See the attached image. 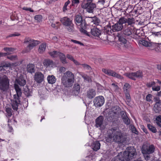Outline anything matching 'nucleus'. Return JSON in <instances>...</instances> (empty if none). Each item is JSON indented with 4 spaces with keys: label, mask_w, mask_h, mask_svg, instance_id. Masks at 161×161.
I'll use <instances>...</instances> for the list:
<instances>
[{
    "label": "nucleus",
    "mask_w": 161,
    "mask_h": 161,
    "mask_svg": "<svg viewBox=\"0 0 161 161\" xmlns=\"http://www.w3.org/2000/svg\"><path fill=\"white\" fill-rule=\"evenodd\" d=\"M26 83V80L22 75L15 79L14 86L16 94L14 95V99L11 100V106L14 110H18L19 105L20 104V97L21 96L22 94L21 88L20 87L24 86Z\"/></svg>",
    "instance_id": "obj_1"
},
{
    "label": "nucleus",
    "mask_w": 161,
    "mask_h": 161,
    "mask_svg": "<svg viewBox=\"0 0 161 161\" xmlns=\"http://www.w3.org/2000/svg\"><path fill=\"white\" fill-rule=\"evenodd\" d=\"M131 30V29L128 27L124 29L119 33L117 34V36L118 37L119 40L120 42V44L123 45V47L125 48H127L128 47L127 43V39L131 40L133 37V35L132 33V31Z\"/></svg>",
    "instance_id": "obj_2"
},
{
    "label": "nucleus",
    "mask_w": 161,
    "mask_h": 161,
    "mask_svg": "<svg viewBox=\"0 0 161 161\" xmlns=\"http://www.w3.org/2000/svg\"><path fill=\"white\" fill-rule=\"evenodd\" d=\"M109 136L112 138L114 142L118 143H123L125 141V138L123 135L122 133L118 130L114 128L110 130Z\"/></svg>",
    "instance_id": "obj_3"
},
{
    "label": "nucleus",
    "mask_w": 161,
    "mask_h": 161,
    "mask_svg": "<svg viewBox=\"0 0 161 161\" xmlns=\"http://www.w3.org/2000/svg\"><path fill=\"white\" fill-rule=\"evenodd\" d=\"M123 23L122 21L121 18H120L118 21L115 24L113 25L111 28L110 24H109L105 27V32L107 34L110 35L111 34V31L113 32H117L121 31L123 28Z\"/></svg>",
    "instance_id": "obj_4"
},
{
    "label": "nucleus",
    "mask_w": 161,
    "mask_h": 161,
    "mask_svg": "<svg viewBox=\"0 0 161 161\" xmlns=\"http://www.w3.org/2000/svg\"><path fill=\"white\" fill-rule=\"evenodd\" d=\"M121 154L126 161H130L136 155V149L133 147H129L127 148L125 151Z\"/></svg>",
    "instance_id": "obj_5"
},
{
    "label": "nucleus",
    "mask_w": 161,
    "mask_h": 161,
    "mask_svg": "<svg viewBox=\"0 0 161 161\" xmlns=\"http://www.w3.org/2000/svg\"><path fill=\"white\" fill-rule=\"evenodd\" d=\"M61 22L65 26L67 31L70 33H74L75 31L74 27V25L72 20L67 17L61 18L60 19Z\"/></svg>",
    "instance_id": "obj_6"
},
{
    "label": "nucleus",
    "mask_w": 161,
    "mask_h": 161,
    "mask_svg": "<svg viewBox=\"0 0 161 161\" xmlns=\"http://www.w3.org/2000/svg\"><path fill=\"white\" fill-rule=\"evenodd\" d=\"M93 0H83L81 5V7L86 9L89 13H93L96 9V5L95 3H92Z\"/></svg>",
    "instance_id": "obj_7"
},
{
    "label": "nucleus",
    "mask_w": 161,
    "mask_h": 161,
    "mask_svg": "<svg viewBox=\"0 0 161 161\" xmlns=\"http://www.w3.org/2000/svg\"><path fill=\"white\" fill-rule=\"evenodd\" d=\"M9 85V80L7 76L3 75L0 76V90L2 92H6Z\"/></svg>",
    "instance_id": "obj_8"
},
{
    "label": "nucleus",
    "mask_w": 161,
    "mask_h": 161,
    "mask_svg": "<svg viewBox=\"0 0 161 161\" xmlns=\"http://www.w3.org/2000/svg\"><path fill=\"white\" fill-rule=\"evenodd\" d=\"M24 42L25 43H29L26 50L27 52H29L34 47L40 43V41L38 40H35L29 37L26 38L25 39Z\"/></svg>",
    "instance_id": "obj_9"
},
{
    "label": "nucleus",
    "mask_w": 161,
    "mask_h": 161,
    "mask_svg": "<svg viewBox=\"0 0 161 161\" xmlns=\"http://www.w3.org/2000/svg\"><path fill=\"white\" fill-rule=\"evenodd\" d=\"M105 31L103 33H102L101 31L96 27H94L91 29V33L92 35L98 37L101 39L106 40L107 39L108 36L107 34H105Z\"/></svg>",
    "instance_id": "obj_10"
},
{
    "label": "nucleus",
    "mask_w": 161,
    "mask_h": 161,
    "mask_svg": "<svg viewBox=\"0 0 161 161\" xmlns=\"http://www.w3.org/2000/svg\"><path fill=\"white\" fill-rule=\"evenodd\" d=\"M155 147L153 145H148L144 144L142 148V152L143 154H151L153 153L155 150Z\"/></svg>",
    "instance_id": "obj_11"
},
{
    "label": "nucleus",
    "mask_w": 161,
    "mask_h": 161,
    "mask_svg": "<svg viewBox=\"0 0 161 161\" xmlns=\"http://www.w3.org/2000/svg\"><path fill=\"white\" fill-rule=\"evenodd\" d=\"M102 71L108 76H112L120 79H123V77L121 75L112 70L103 68L102 69Z\"/></svg>",
    "instance_id": "obj_12"
},
{
    "label": "nucleus",
    "mask_w": 161,
    "mask_h": 161,
    "mask_svg": "<svg viewBox=\"0 0 161 161\" xmlns=\"http://www.w3.org/2000/svg\"><path fill=\"white\" fill-rule=\"evenodd\" d=\"M124 75L128 78L134 80H136V78H141L143 76L142 72L140 71L130 73H126Z\"/></svg>",
    "instance_id": "obj_13"
},
{
    "label": "nucleus",
    "mask_w": 161,
    "mask_h": 161,
    "mask_svg": "<svg viewBox=\"0 0 161 161\" xmlns=\"http://www.w3.org/2000/svg\"><path fill=\"white\" fill-rule=\"evenodd\" d=\"M74 20L77 25L84 27L86 25V23L85 19H83L80 14H77L75 16Z\"/></svg>",
    "instance_id": "obj_14"
},
{
    "label": "nucleus",
    "mask_w": 161,
    "mask_h": 161,
    "mask_svg": "<svg viewBox=\"0 0 161 161\" xmlns=\"http://www.w3.org/2000/svg\"><path fill=\"white\" fill-rule=\"evenodd\" d=\"M104 98L103 97L99 96L94 98L93 102L94 105L96 107H101L104 104Z\"/></svg>",
    "instance_id": "obj_15"
},
{
    "label": "nucleus",
    "mask_w": 161,
    "mask_h": 161,
    "mask_svg": "<svg viewBox=\"0 0 161 161\" xmlns=\"http://www.w3.org/2000/svg\"><path fill=\"white\" fill-rule=\"evenodd\" d=\"M34 80L37 83H41L44 80V75L40 72H36L35 74Z\"/></svg>",
    "instance_id": "obj_16"
},
{
    "label": "nucleus",
    "mask_w": 161,
    "mask_h": 161,
    "mask_svg": "<svg viewBox=\"0 0 161 161\" xmlns=\"http://www.w3.org/2000/svg\"><path fill=\"white\" fill-rule=\"evenodd\" d=\"M121 18L124 24L127 23L128 25H132L135 23V19L134 18L130 16L123 17Z\"/></svg>",
    "instance_id": "obj_17"
},
{
    "label": "nucleus",
    "mask_w": 161,
    "mask_h": 161,
    "mask_svg": "<svg viewBox=\"0 0 161 161\" xmlns=\"http://www.w3.org/2000/svg\"><path fill=\"white\" fill-rule=\"evenodd\" d=\"M74 80L67 79L66 77L61 78V83L65 87H69L72 86Z\"/></svg>",
    "instance_id": "obj_18"
},
{
    "label": "nucleus",
    "mask_w": 161,
    "mask_h": 161,
    "mask_svg": "<svg viewBox=\"0 0 161 161\" xmlns=\"http://www.w3.org/2000/svg\"><path fill=\"white\" fill-rule=\"evenodd\" d=\"M96 95V92L93 89H89L87 91L86 96L89 99H92L94 98Z\"/></svg>",
    "instance_id": "obj_19"
},
{
    "label": "nucleus",
    "mask_w": 161,
    "mask_h": 161,
    "mask_svg": "<svg viewBox=\"0 0 161 161\" xmlns=\"http://www.w3.org/2000/svg\"><path fill=\"white\" fill-rule=\"evenodd\" d=\"M80 92V86L78 83L75 84L73 86L72 94L75 96H78Z\"/></svg>",
    "instance_id": "obj_20"
},
{
    "label": "nucleus",
    "mask_w": 161,
    "mask_h": 161,
    "mask_svg": "<svg viewBox=\"0 0 161 161\" xmlns=\"http://www.w3.org/2000/svg\"><path fill=\"white\" fill-rule=\"evenodd\" d=\"M103 119L104 117L103 116H100L98 117L95 120V126L97 128L101 127L103 124Z\"/></svg>",
    "instance_id": "obj_21"
},
{
    "label": "nucleus",
    "mask_w": 161,
    "mask_h": 161,
    "mask_svg": "<svg viewBox=\"0 0 161 161\" xmlns=\"http://www.w3.org/2000/svg\"><path fill=\"white\" fill-rule=\"evenodd\" d=\"M64 77H66V79L69 80H74V75L70 71H68L64 73L62 78H63Z\"/></svg>",
    "instance_id": "obj_22"
},
{
    "label": "nucleus",
    "mask_w": 161,
    "mask_h": 161,
    "mask_svg": "<svg viewBox=\"0 0 161 161\" xmlns=\"http://www.w3.org/2000/svg\"><path fill=\"white\" fill-rule=\"evenodd\" d=\"M26 70L28 72L31 74L35 73L36 71L35 65L30 64H28L26 67Z\"/></svg>",
    "instance_id": "obj_23"
},
{
    "label": "nucleus",
    "mask_w": 161,
    "mask_h": 161,
    "mask_svg": "<svg viewBox=\"0 0 161 161\" xmlns=\"http://www.w3.org/2000/svg\"><path fill=\"white\" fill-rule=\"evenodd\" d=\"M12 64L10 63H7L5 61H2L0 62V68H2L1 70H5V68L8 67H11Z\"/></svg>",
    "instance_id": "obj_24"
},
{
    "label": "nucleus",
    "mask_w": 161,
    "mask_h": 161,
    "mask_svg": "<svg viewBox=\"0 0 161 161\" xmlns=\"http://www.w3.org/2000/svg\"><path fill=\"white\" fill-rule=\"evenodd\" d=\"M24 93L27 97L32 96V91L28 88L27 86H26L23 88Z\"/></svg>",
    "instance_id": "obj_25"
},
{
    "label": "nucleus",
    "mask_w": 161,
    "mask_h": 161,
    "mask_svg": "<svg viewBox=\"0 0 161 161\" xmlns=\"http://www.w3.org/2000/svg\"><path fill=\"white\" fill-rule=\"evenodd\" d=\"M44 65L46 67H52L53 65V62L52 60L49 59H46L44 60L43 62Z\"/></svg>",
    "instance_id": "obj_26"
},
{
    "label": "nucleus",
    "mask_w": 161,
    "mask_h": 161,
    "mask_svg": "<svg viewBox=\"0 0 161 161\" xmlns=\"http://www.w3.org/2000/svg\"><path fill=\"white\" fill-rule=\"evenodd\" d=\"M91 147L94 151H97L100 149V144L98 141L94 142L91 145Z\"/></svg>",
    "instance_id": "obj_27"
},
{
    "label": "nucleus",
    "mask_w": 161,
    "mask_h": 161,
    "mask_svg": "<svg viewBox=\"0 0 161 161\" xmlns=\"http://www.w3.org/2000/svg\"><path fill=\"white\" fill-rule=\"evenodd\" d=\"M111 111L115 114H118L120 112L121 109L118 106H113L111 109Z\"/></svg>",
    "instance_id": "obj_28"
},
{
    "label": "nucleus",
    "mask_w": 161,
    "mask_h": 161,
    "mask_svg": "<svg viewBox=\"0 0 161 161\" xmlns=\"http://www.w3.org/2000/svg\"><path fill=\"white\" fill-rule=\"evenodd\" d=\"M48 82L51 84L54 83L56 80V77L53 75H49L47 78Z\"/></svg>",
    "instance_id": "obj_29"
},
{
    "label": "nucleus",
    "mask_w": 161,
    "mask_h": 161,
    "mask_svg": "<svg viewBox=\"0 0 161 161\" xmlns=\"http://www.w3.org/2000/svg\"><path fill=\"white\" fill-rule=\"evenodd\" d=\"M111 161H126L121 154L119 153L116 156L113 158Z\"/></svg>",
    "instance_id": "obj_30"
},
{
    "label": "nucleus",
    "mask_w": 161,
    "mask_h": 161,
    "mask_svg": "<svg viewBox=\"0 0 161 161\" xmlns=\"http://www.w3.org/2000/svg\"><path fill=\"white\" fill-rule=\"evenodd\" d=\"M58 57H59L60 60L62 64H65L68 63V62L66 60V56L64 53L60 52Z\"/></svg>",
    "instance_id": "obj_31"
},
{
    "label": "nucleus",
    "mask_w": 161,
    "mask_h": 161,
    "mask_svg": "<svg viewBox=\"0 0 161 161\" xmlns=\"http://www.w3.org/2000/svg\"><path fill=\"white\" fill-rule=\"evenodd\" d=\"M161 102H158L156 103L153 107V110L156 113H159L161 110Z\"/></svg>",
    "instance_id": "obj_32"
},
{
    "label": "nucleus",
    "mask_w": 161,
    "mask_h": 161,
    "mask_svg": "<svg viewBox=\"0 0 161 161\" xmlns=\"http://www.w3.org/2000/svg\"><path fill=\"white\" fill-rule=\"evenodd\" d=\"M109 0H98L97 3L100 4L104 8L107 7L109 5Z\"/></svg>",
    "instance_id": "obj_33"
},
{
    "label": "nucleus",
    "mask_w": 161,
    "mask_h": 161,
    "mask_svg": "<svg viewBox=\"0 0 161 161\" xmlns=\"http://www.w3.org/2000/svg\"><path fill=\"white\" fill-rule=\"evenodd\" d=\"M133 9L136 14H140L143 12L142 8L140 6L137 7L136 6H135Z\"/></svg>",
    "instance_id": "obj_34"
},
{
    "label": "nucleus",
    "mask_w": 161,
    "mask_h": 161,
    "mask_svg": "<svg viewBox=\"0 0 161 161\" xmlns=\"http://www.w3.org/2000/svg\"><path fill=\"white\" fill-rule=\"evenodd\" d=\"M89 18L91 19V22H93V24H95V25H99V24L100 23V21L98 18L96 16L90 17Z\"/></svg>",
    "instance_id": "obj_35"
},
{
    "label": "nucleus",
    "mask_w": 161,
    "mask_h": 161,
    "mask_svg": "<svg viewBox=\"0 0 161 161\" xmlns=\"http://www.w3.org/2000/svg\"><path fill=\"white\" fill-rule=\"evenodd\" d=\"M46 47V44L43 43L41 44L38 50L39 52L41 53H42L45 51Z\"/></svg>",
    "instance_id": "obj_36"
},
{
    "label": "nucleus",
    "mask_w": 161,
    "mask_h": 161,
    "mask_svg": "<svg viewBox=\"0 0 161 161\" xmlns=\"http://www.w3.org/2000/svg\"><path fill=\"white\" fill-rule=\"evenodd\" d=\"M60 52L53 51L49 53V55L52 58H56L58 57Z\"/></svg>",
    "instance_id": "obj_37"
},
{
    "label": "nucleus",
    "mask_w": 161,
    "mask_h": 161,
    "mask_svg": "<svg viewBox=\"0 0 161 161\" xmlns=\"http://www.w3.org/2000/svg\"><path fill=\"white\" fill-rule=\"evenodd\" d=\"M158 45V43L150 42H149L148 47L151 50H155L157 46Z\"/></svg>",
    "instance_id": "obj_38"
},
{
    "label": "nucleus",
    "mask_w": 161,
    "mask_h": 161,
    "mask_svg": "<svg viewBox=\"0 0 161 161\" xmlns=\"http://www.w3.org/2000/svg\"><path fill=\"white\" fill-rule=\"evenodd\" d=\"M81 76L82 78L84 79V80L87 81L88 82H92V79L91 77L88 75L86 74H82Z\"/></svg>",
    "instance_id": "obj_39"
},
{
    "label": "nucleus",
    "mask_w": 161,
    "mask_h": 161,
    "mask_svg": "<svg viewBox=\"0 0 161 161\" xmlns=\"http://www.w3.org/2000/svg\"><path fill=\"white\" fill-rule=\"evenodd\" d=\"M128 2H124L123 3H122L121 4L122 6L121 7L120 10L122 11V12H126V8L128 6Z\"/></svg>",
    "instance_id": "obj_40"
},
{
    "label": "nucleus",
    "mask_w": 161,
    "mask_h": 161,
    "mask_svg": "<svg viewBox=\"0 0 161 161\" xmlns=\"http://www.w3.org/2000/svg\"><path fill=\"white\" fill-rule=\"evenodd\" d=\"M131 88L130 85L128 83H125L123 86V89L125 92H129V90Z\"/></svg>",
    "instance_id": "obj_41"
},
{
    "label": "nucleus",
    "mask_w": 161,
    "mask_h": 161,
    "mask_svg": "<svg viewBox=\"0 0 161 161\" xmlns=\"http://www.w3.org/2000/svg\"><path fill=\"white\" fill-rule=\"evenodd\" d=\"M80 32L81 33H82L87 36H90L89 32H87V31H86V30H85L84 29H85V27H86V25H85V26L84 27H82V26H80Z\"/></svg>",
    "instance_id": "obj_42"
},
{
    "label": "nucleus",
    "mask_w": 161,
    "mask_h": 161,
    "mask_svg": "<svg viewBox=\"0 0 161 161\" xmlns=\"http://www.w3.org/2000/svg\"><path fill=\"white\" fill-rule=\"evenodd\" d=\"M147 127L153 133H156L157 132V129L155 127L150 124H147Z\"/></svg>",
    "instance_id": "obj_43"
},
{
    "label": "nucleus",
    "mask_w": 161,
    "mask_h": 161,
    "mask_svg": "<svg viewBox=\"0 0 161 161\" xmlns=\"http://www.w3.org/2000/svg\"><path fill=\"white\" fill-rule=\"evenodd\" d=\"M149 42L144 39H141L139 41V43L146 47H148Z\"/></svg>",
    "instance_id": "obj_44"
},
{
    "label": "nucleus",
    "mask_w": 161,
    "mask_h": 161,
    "mask_svg": "<svg viewBox=\"0 0 161 161\" xmlns=\"http://www.w3.org/2000/svg\"><path fill=\"white\" fill-rule=\"evenodd\" d=\"M70 3V1L69 0H68L65 3L62 9L64 13L66 12V11L68 10L67 6Z\"/></svg>",
    "instance_id": "obj_45"
},
{
    "label": "nucleus",
    "mask_w": 161,
    "mask_h": 161,
    "mask_svg": "<svg viewBox=\"0 0 161 161\" xmlns=\"http://www.w3.org/2000/svg\"><path fill=\"white\" fill-rule=\"evenodd\" d=\"M125 95L126 98V100L128 103H130L131 101V98L129 92H125Z\"/></svg>",
    "instance_id": "obj_46"
},
{
    "label": "nucleus",
    "mask_w": 161,
    "mask_h": 161,
    "mask_svg": "<svg viewBox=\"0 0 161 161\" xmlns=\"http://www.w3.org/2000/svg\"><path fill=\"white\" fill-rule=\"evenodd\" d=\"M133 8V6L132 5H129L128 3V6L126 8V12L127 13H130L132 12Z\"/></svg>",
    "instance_id": "obj_47"
},
{
    "label": "nucleus",
    "mask_w": 161,
    "mask_h": 161,
    "mask_svg": "<svg viewBox=\"0 0 161 161\" xmlns=\"http://www.w3.org/2000/svg\"><path fill=\"white\" fill-rule=\"evenodd\" d=\"M3 50L6 52H13L15 50L14 48L12 47H5L3 48Z\"/></svg>",
    "instance_id": "obj_48"
},
{
    "label": "nucleus",
    "mask_w": 161,
    "mask_h": 161,
    "mask_svg": "<svg viewBox=\"0 0 161 161\" xmlns=\"http://www.w3.org/2000/svg\"><path fill=\"white\" fill-rule=\"evenodd\" d=\"M124 123L127 125H129L130 124V119L128 117L125 118L124 119H122Z\"/></svg>",
    "instance_id": "obj_49"
},
{
    "label": "nucleus",
    "mask_w": 161,
    "mask_h": 161,
    "mask_svg": "<svg viewBox=\"0 0 161 161\" xmlns=\"http://www.w3.org/2000/svg\"><path fill=\"white\" fill-rule=\"evenodd\" d=\"M17 56L16 55H11L10 56H7V58L10 59L11 60L13 61L17 59Z\"/></svg>",
    "instance_id": "obj_50"
},
{
    "label": "nucleus",
    "mask_w": 161,
    "mask_h": 161,
    "mask_svg": "<svg viewBox=\"0 0 161 161\" xmlns=\"http://www.w3.org/2000/svg\"><path fill=\"white\" fill-rule=\"evenodd\" d=\"M42 16L41 15H37L35 16L34 19L35 20H37V21L40 22L42 21Z\"/></svg>",
    "instance_id": "obj_51"
},
{
    "label": "nucleus",
    "mask_w": 161,
    "mask_h": 161,
    "mask_svg": "<svg viewBox=\"0 0 161 161\" xmlns=\"http://www.w3.org/2000/svg\"><path fill=\"white\" fill-rule=\"evenodd\" d=\"M20 35V34L18 32H15L13 34H10L7 37V38H8L9 37H13V36H19Z\"/></svg>",
    "instance_id": "obj_52"
},
{
    "label": "nucleus",
    "mask_w": 161,
    "mask_h": 161,
    "mask_svg": "<svg viewBox=\"0 0 161 161\" xmlns=\"http://www.w3.org/2000/svg\"><path fill=\"white\" fill-rule=\"evenodd\" d=\"M11 111L12 109L10 108H8L6 109V111L7 113L8 116L9 117H10L12 115Z\"/></svg>",
    "instance_id": "obj_53"
},
{
    "label": "nucleus",
    "mask_w": 161,
    "mask_h": 161,
    "mask_svg": "<svg viewBox=\"0 0 161 161\" xmlns=\"http://www.w3.org/2000/svg\"><path fill=\"white\" fill-rule=\"evenodd\" d=\"M131 131L136 134H138V132L135 127L134 125H131Z\"/></svg>",
    "instance_id": "obj_54"
},
{
    "label": "nucleus",
    "mask_w": 161,
    "mask_h": 161,
    "mask_svg": "<svg viewBox=\"0 0 161 161\" xmlns=\"http://www.w3.org/2000/svg\"><path fill=\"white\" fill-rule=\"evenodd\" d=\"M122 119L127 117L126 112L125 111H122L120 112Z\"/></svg>",
    "instance_id": "obj_55"
},
{
    "label": "nucleus",
    "mask_w": 161,
    "mask_h": 161,
    "mask_svg": "<svg viewBox=\"0 0 161 161\" xmlns=\"http://www.w3.org/2000/svg\"><path fill=\"white\" fill-rule=\"evenodd\" d=\"M158 45L157 46L155 49V51L157 52H161V43H158Z\"/></svg>",
    "instance_id": "obj_56"
},
{
    "label": "nucleus",
    "mask_w": 161,
    "mask_h": 161,
    "mask_svg": "<svg viewBox=\"0 0 161 161\" xmlns=\"http://www.w3.org/2000/svg\"><path fill=\"white\" fill-rule=\"evenodd\" d=\"M79 3L80 1L79 0H72L71 6H74L76 4V5L78 4Z\"/></svg>",
    "instance_id": "obj_57"
},
{
    "label": "nucleus",
    "mask_w": 161,
    "mask_h": 161,
    "mask_svg": "<svg viewBox=\"0 0 161 161\" xmlns=\"http://www.w3.org/2000/svg\"><path fill=\"white\" fill-rule=\"evenodd\" d=\"M82 66L86 69H87L88 70H90L91 69V68L89 65L86 64H81Z\"/></svg>",
    "instance_id": "obj_58"
},
{
    "label": "nucleus",
    "mask_w": 161,
    "mask_h": 161,
    "mask_svg": "<svg viewBox=\"0 0 161 161\" xmlns=\"http://www.w3.org/2000/svg\"><path fill=\"white\" fill-rule=\"evenodd\" d=\"M152 98V95L151 94H148L146 96V100L147 101L150 102L151 100V98Z\"/></svg>",
    "instance_id": "obj_59"
},
{
    "label": "nucleus",
    "mask_w": 161,
    "mask_h": 161,
    "mask_svg": "<svg viewBox=\"0 0 161 161\" xmlns=\"http://www.w3.org/2000/svg\"><path fill=\"white\" fill-rule=\"evenodd\" d=\"M71 41L72 42H74V43L78 44L80 45H82V46L84 45L83 43L81 42H80L79 41H77V40H73V39H71Z\"/></svg>",
    "instance_id": "obj_60"
},
{
    "label": "nucleus",
    "mask_w": 161,
    "mask_h": 161,
    "mask_svg": "<svg viewBox=\"0 0 161 161\" xmlns=\"http://www.w3.org/2000/svg\"><path fill=\"white\" fill-rule=\"evenodd\" d=\"M152 34L155 36H158L159 35H161V31L158 32H152Z\"/></svg>",
    "instance_id": "obj_61"
},
{
    "label": "nucleus",
    "mask_w": 161,
    "mask_h": 161,
    "mask_svg": "<svg viewBox=\"0 0 161 161\" xmlns=\"http://www.w3.org/2000/svg\"><path fill=\"white\" fill-rule=\"evenodd\" d=\"M150 154H143L144 157L145 158V159L146 160H149L150 158V156L149 155Z\"/></svg>",
    "instance_id": "obj_62"
},
{
    "label": "nucleus",
    "mask_w": 161,
    "mask_h": 161,
    "mask_svg": "<svg viewBox=\"0 0 161 161\" xmlns=\"http://www.w3.org/2000/svg\"><path fill=\"white\" fill-rule=\"evenodd\" d=\"M48 19L50 21V23H53L54 20V17L53 16L50 15L48 17Z\"/></svg>",
    "instance_id": "obj_63"
},
{
    "label": "nucleus",
    "mask_w": 161,
    "mask_h": 161,
    "mask_svg": "<svg viewBox=\"0 0 161 161\" xmlns=\"http://www.w3.org/2000/svg\"><path fill=\"white\" fill-rule=\"evenodd\" d=\"M156 120L157 121L158 123L159 122L161 123V117L160 116L157 117L156 119Z\"/></svg>",
    "instance_id": "obj_64"
}]
</instances>
